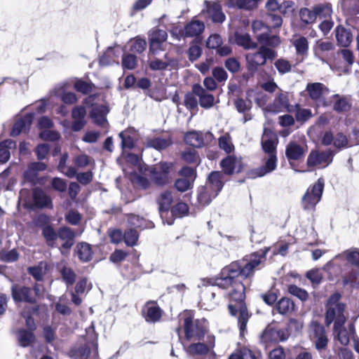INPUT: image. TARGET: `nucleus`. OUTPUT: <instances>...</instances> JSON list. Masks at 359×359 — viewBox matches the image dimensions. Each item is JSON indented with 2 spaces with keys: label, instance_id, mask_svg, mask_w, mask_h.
<instances>
[{
  "label": "nucleus",
  "instance_id": "nucleus-1",
  "mask_svg": "<svg viewBox=\"0 0 359 359\" xmlns=\"http://www.w3.org/2000/svg\"><path fill=\"white\" fill-rule=\"evenodd\" d=\"M215 285L222 289L231 288L229 292L231 301L229 305V310L232 316L238 315V324L241 334H243L250 318L247 307L243 302L245 299L244 285L242 282H233L229 277L221 275L215 280Z\"/></svg>",
  "mask_w": 359,
  "mask_h": 359
},
{
  "label": "nucleus",
  "instance_id": "nucleus-2",
  "mask_svg": "<svg viewBox=\"0 0 359 359\" xmlns=\"http://www.w3.org/2000/svg\"><path fill=\"white\" fill-rule=\"evenodd\" d=\"M269 249L265 248L247 256L242 260L232 262L222 269L220 275L229 277L233 282H241L240 278H247L250 277L255 269L266 259V255Z\"/></svg>",
  "mask_w": 359,
  "mask_h": 359
},
{
  "label": "nucleus",
  "instance_id": "nucleus-3",
  "mask_svg": "<svg viewBox=\"0 0 359 359\" xmlns=\"http://www.w3.org/2000/svg\"><path fill=\"white\" fill-rule=\"evenodd\" d=\"M275 141L274 134L271 130L265 128L262 138V147L267 156L263 158L264 165L251 171L252 177H263L276 169L278 159Z\"/></svg>",
  "mask_w": 359,
  "mask_h": 359
},
{
  "label": "nucleus",
  "instance_id": "nucleus-4",
  "mask_svg": "<svg viewBox=\"0 0 359 359\" xmlns=\"http://www.w3.org/2000/svg\"><path fill=\"white\" fill-rule=\"evenodd\" d=\"M341 298L340 293L334 292L325 304V324L328 327L334 323V330L344 327L347 318L346 304L341 302Z\"/></svg>",
  "mask_w": 359,
  "mask_h": 359
},
{
  "label": "nucleus",
  "instance_id": "nucleus-5",
  "mask_svg": "<svg viewBox=\"0 0 359 359\" xmlns=\"http://www.w3.org/2000/svg\"><path fill=\"white\" fill-rule=\"evenodd\" d=\"M278 53L275 50H269L265 46H259L256 52L248 53L245 56L247 69L255 72L259 67L263 66L267 60L276 58Z\"/></svg>",
  "mask_w": 359,
  "mask_h": 359
},
{
  "label": "nucleus",
  "instance_id": "nucleus-6",
  "mask_svg": "<svg viewBox=\"0 0 359 359\" xmlns=\"http://www.w3.org/2000/svg\"><path fill=\"white\" fill-rule=\"evenodd\" d=\"M207 328V323L205 319L194 320L190 314L184 319L185 339L188 341L201 340L205 336Z\"/></svg>",
  "mask_w": 359,
  "mask_h": 359
},
{
  "label": "nucleus",
  "instance_id": "nucleus-7",
  "mask_svg": "<svg viewBox=\"0 0 359 359\" xmlns=\"http://www.w3.org/2000/svg\"><path fill=\"white\" fill-rule=\"evenodd\" d=\"M174 163L172 162L161 161L149 167L147 170L151 181L158 187H163L169 183Z\"/></svg>",
  "mask_w": 359,
  "mask_h": 359
},
{
  "label": "nucleus",
  "instance_id": "nucleus-8",
  "mask_svg": "<svg viewBox=\"0 0 359 359\" xmlns=\"http://www.w3.org/2000/svg\"><path fill=\"white\" fill-rule=\"evenodd\" d=\"M324 185V180L319 178L313 186L308 188L302 199V205L304 210H314L316 205L321 199Z\"/></svg>",
  "mask_w": 359,
  "mask_h": 359
},
{
  "label": "nucleus",
  "instance_id": "nucleus-9",
  "mask_svg": "<svg viewBox=\"0 0 359 359\" xmlns=\"http://www.w3.org/2000/svg\"><path fill=\"white\" fill-rule=\"evenodd\" d=\"M306 91L309 97L316 102L317 107H326L330 105V102L325 99V96L330 93V90L322 83H309L306 88Z\"/></svg>",
  "mask_w": 359,
  "mask_h": 359
},
{
  "label": "nucleus",
  "instance_id": "nucleus-10",
  "mask_svg": "<svg viewBox=\"0 0 359 359\" xmlns=\"http://www.w3.org/2000/svg\"><path fill=\"white\" fill-rule=\"evenodd\" d=\"M334 156V152L331 149L322 151L313 150L308 156L307 165L309 167L325 168L332 162Z\"/></svg>",
  "mask_w": 359,
  "mask_h": 359
},
{
  "label": "nucleus",
  "instance_id": "nucleus-11",
  "mask_svg": "<svg viewBox=\"0 0 359 359\" xmlns=\"http://www.w3.org/2000/svg\"><path fill=\"white\" fill-rule=\"evenodd\" d=\"M184 139L186 144L195 148H201L212 142L213 135L209 131L191 130L184 135Z\"/></svg>",
  "mask_w": 359,
  "mask_h": 359
},
{
  "label": "nucleus",
  "instance_id": "nucleus-12",
  "mask_svg": "<svg viewBox=\"0 0 359 359\" xmlns=\"http://www.w3.org/2000/svg\"><path fill=\"white\" fill-rule=\"evenodd\" d=\"M177 65L176 60L169 57L168 53L160 55L159 53L151 54L149 56V67L153 71H163L168 67H174Z\"/></svg>",
  "mask_w": 359,
  "mask_h": 359
},
{
  "label": "nucleus",
  "instance_id": "nucleus-13",
  "mask_svg": "<svg viewBox=\"0 0 359 359\" xmlns=\"http://www.w3.org/2000/svg\"><path fill=\"white\" fill-rule=\"evenodd\" d=\"M168 34L159 29H153L149 34V53L156 54L163 50V43L167 40Z\"/></svg>",
  "mask_w": 359,
  "mask_h": 359
},
{
  "label": "nucleus",
  "instance_id": "nucleus-14",
  "mask_svg": "<svg viewBox=\"0 0 359 359\" xmlns=\"http://www.w3.org/2000/svg\"><path fill=\"white\" fill-rule=\"evenodd\" d=\"M11 293L15 302H26L31 304L36 302L30 287L13 284L11 287Z\"/></svg>",
  "mask_w": 359,
  "mask_h": 359
},
{
  "label": "nucleus",
  "instance_id": "nucleus-15",
  "mask_svg": "<svg viewBox=\"0 0 359 359\" xmlns=\"http://www.w3.org/2000/svg\"><path fill=\"white\" fill-rule=\"evenodd\" d=\"M32 206L38 208H52L51 198L41 189L36 187L32 189Z\"/></svg>",
  "mask_w": 359,
  "mask_h": 359
},
{
  "label": "nucleus",
  "instance_id": "nucleus-16",
  "mask_svg": "<svg viewBox=\"0 0 359 359\" xmlns=\"http://www.w3.org/2000/svg\"><path fill=\"white\" fill-rule=\"evenodd\" d=\"M224 186V174L219 171H213L208 176L205 187L212 191V196L216 197Z\"/></svg>",
  "mask_w": 359,
  "mask_h": 359
},
{
  "label": "nucleus",
  "instance_id": "nucleus-17",
  "mask_svg": "<svg viewBox=\"0 0 359 359\" xmlns=\"http://www.w3.org/2000/svg\"><path fill=\"white\" fill-rule=\"evenodd\" d=\"M193 93L199 99V104L201 107L205 109L211 108L215 102L214 96L209 93L199 84H194L192 87Z\"/></svg>",
  "mask_w": 359,
  "mask_h": 359
},
{
  "label": "nucleus",
  "instance_id": "nucleus-18",
  "mask_svg": "<svg viewBox=\"0 0 359 359\" xmlns=\"http://www.w3.org/2000/svg\"><path fill=\"white\" fill-rule=\"evenodd\" d=\"M224 174L231 175L235 172H240L242 168L241 158L234 155H229L220 162Z\"/></svg>",
  "mask_w": 359,
  "mask_h": 359
},
{
  "label": "nucleus",
  "instance_id": "nucleus-19",
  "mask_svg": "<svg viewBox=\"0 0 359 359\" xmlns=\"http://www.w3.org/2000/svg\"><path fill=\"white\" fill-rule=\"evenodd\" d=\"M109 111V109L106 105H94L93 106L90 116L95 124L106 128L108 125L106 116Z\"/></svg>",
  "mask_w": 359,
  "mask_h": 359
},
{
  "label": "nucleus",
  "instance_id": "nucleus-20",
  "mask_svg": "<svg viewBox=\"0 0 359 359\" xmlns=\"http://www.w3.org/2000/svg\"><path fill=\"white\" fill-rule=\"evenodd\" d=\"M208 344L193 343L187 347V352L191 355H205L215 346V337L208 336Z\"/></svg>",
  "mask_w": 359,
  "mask_h": 359
},
{
  "label": "nucleus",
  "instance_id": "nucleus-21",
  "mask_svg": "<svg viewBox=\"0 0 359 359\" xmlns=\"http://www.w3.org/2000/svg\"><path fill=\"white\" fill-rule=\"evenodd\" d=\"M173 201L172 194L170 191H163L158 196L157 202L161 217L164 219V217L168 213Z\"/></svg>",
  "mask_w": 359,
  "mask_h": 359
},
{
  "label": "nucleus",
  "instance_id": "nucleus-22",
  "mask_svg": "<svg viewBox=\"0 0 359 359\" xmlns=\"http://www.w3.org/2000/svg\"><path fill=\"white\" fill-rule=\"evenodd\" d=\"M257 39L260 46H265L269 50H275L280 43V39L278 35H271L268 32L257 34Z\"/></svg>",
  "mask_w": 359,
  "mask_h": 359
},
{
  "label": "nucleus",
  "instance_id": "nucleus-23",
  "mask_svg": "<svg viewBox=\"0 0 359 359\" xmlns=\"http://www.w3.org/2000/svg\"><path fill=\"white\" fill-rule=\"evenodd\" d=\"M313 329L316 347L318 350L325 349L327 345L328 339L325 334V328L318 323H313Z\"/></svg>",
  "mask_w": 359,
  "mask_h": 359
},
{
  "label": "nucleus",
  "instance_id": "nucleus-24",
  "mask_svg": "<svg viewBox=\"0 0 359 359\" xmlns=\"http://www.w3.org/2000/svg\"><path fill=\"white\" fill-rule=\"evenodd\" d=\"M57 238L63 241L62 248L69 250L74 245L75 233L69 227H61L57 230Z\"/></svg>",
  "mask_w": 359,
  "mask_h": 359
},
{
  "label": "nucleus",
  "instance_id": "nucleus-25",
  "mask_svg": "<svg viewBox=\"0 0 359 359\" xmlns=\"http://www.w3.org/2000/svg\"><path fill=\"white\" fill-rule=\"evenodd\" d=\"M143 315L146 321L149 323H155L160 320L162 311L160 307L154 303H147L143 311Z\"/></svg>",
  "mask_w": 359,
  "mask_h": 359
},
{
  "label": "nucleus",
  "instance_id": "nucleus-26",
  "mask_svg": "<svg viewBox=\"0 0 359 359\" xmlns=\"http://www.w3.org/2000/svg\"><path fill=\"white\" fill-rule=\"evenodd\" d=\"M304 148L296 142H290L285 149V155L289 161H298L304 157Z\"/></svg>",
  "mask_w": 359,
  "mask_h": 359
},
{
  "label": "nucleus",
  "instance_id": "nucleus-27",
  "mask_svg": "<svg viewBox=\"0 0 359 359\" xmlns=\"http://www.w3.org/2000/svg\"><path fill=\"white\" fill-rule=\"evenodd\" d=\"M32 114H27L23 117L18 118L13 126L11 132V136L16 137L28 128L32 122Z\"/></svg>",
  "mask_w": 359,
  "mask_h": 359
},
{
  "label": "nucleus",
  "instance_id": "nucleus-28",
  "mask_svg": "<svg viewBox=\"0 0 359 359\" xmlns=\"http://www.w3.org/2000/svg\"><path fill=\"white\" fill-rule=\"evenodd\" d=\"M205 29L204 23L198 20H193L184 27L183 34L184 37H194L199 36Z\"/></svg>",
  "mask_w": 359,
  "mask_h": 359
},
{
  "label": "nucleus",
  "instance_id": "nucleus-29",
  "mask_svg": "<svg viewBox=\"0 0 359 359\" xmlns=\"http://www.w3.org/2000/svg\"><path fill=\"white\" fill-rule=\"evenodd\" d=\"M235 43L244 49L250 50L257 47V43L253 41L249 34L236 32L234 34Z\"/></svg>",
  "mask_w": 359,
  "mask_h": 359
},
{
  "label": "nucleus",
  "instance_id": "nucleus-30",
  "mask_svg": "<svg viewBox=\"0 0 359 359\" xmlns=\"http://www.w3.org/2000/svg\"><path fill=\"white\" fill-rule=\"evenodd\" d=\"M292 44L295 48L297 55H300L303 58L308 55L309 43L307 38L303 36H297L292 39Z\"/></svg>",
  "mask_w": 359,
  "mask_h": 359
},
{
  "label": "nucleus",
  "instance_id": "nucleus-31",
  "mask_svg": "<svg viewBox=\"0 0 359 359\" xmlns=\"http://www.w3.org/2000/svg\"><path fill=\"white\" fill-rule=\"evenodd\" d=\"M335 36L338 44L343 47H348L352 41V34L346 28L338 26L335 29Z\"/></svg>",
  "mask_w": 359,
  "mask_h": 359
},
{
  "label": "nucleus",
  "instance_id": "nucleus-32",
  "mask_svg": "<svg viewBox=\"0 0 359 359\" xmlns=\"http://www.w3.org/2000/svg\"><path fill=\"white\" fill-rule=\"evenodd\" d=\"M331 99L334 100L333 109L338 113L347 111L351 107L350 100L346 96H341L339 94H334L331 97Z\"/></svg>",
  "mask_w": 359,
  "mask_h": 359
},
{
  "label": "nucleus",
  "instance_id": "nucleus-33",
  "mask_svg": "<svg viewBox=\"0 0 359 359\" xmlns=\"http://www.w3.org/2000/svg\"><path fill=\"white\" fill-rule=\"evenodd\" d=\"M260 0H227L229 8H236L245 11H252L257 8Z\"/></svg>",
  "mask_w": 359,
  "mask_h": 359
},
{
  "label": "nucleus",
  "instance_id": "nucleus-34",
  "mask_svg": "<svg viewBox=\"0 0 359 359\" xmlns=\"http://www.w3.org/2000/svg\"><path fill=\"white\" fill-rule=\"evenodd\" d=\"M147 147L154 148L156 150H163L172 144V140L170 137H154L148 138L145 142Z\"/></svg>",
  "mask_w": 359,
  "mask_h": 359
},
{
  "label": "nucleus",
  "instance_id": "nucleus-35",
  "mask_svg": "<svg viewBox=\"0 0 359 359\" xmlns=\"http://www.w3.org/2000/svg\"><path fill=\"white\" fill-rule=\"evenodd\" d=\"M208 16L214 22H222L225 20V15L222 11L219 4L212 3L209 4L207 8Z\"/></svg>",
  "mask_w": 359,
  "mask_h": 359
},
{
  "label": "nucleus",
  "instance_id": "nucleus-36",
  "mask_svg": "<svg viewBox=\"0 0 359 359\" xmlns=\"http://www.w3.org/2000/svg\"><path fill=\"white\" fill-rule=\"evenodd\" d=\"M16 142L12 140H6L0 143V163L7 162L11 157L10 149H15Z\"/></svg>",
  "mask_w": 359,
  "mask_h": 359
},
{
  "label": "nucleus",
  "instance_id": "nucleus-37",
  "mask_svg": "<svg viewBox=\"0 0 359 359\" xmlns=\"http://www.w3.org/2000/svg\"><path fill=\"white\" fill-rule=\"evenodd\" d=\"M135 131L133 128H128L119 133L118 136L121 140V147L124 151L125 149H131L134 147L133 135Z\"/></svg>",
  "mask_w": 359,
  "mask_h": 359
},
{
  "label": "nucleus",
  "instance_id": "nucleus-38",
  "mask_svg": "<svg viewBox=\"0 0 359 359\" xmlns=\"http://www.w3.org/2000/svg\"><path fill=\"white\" fill-rule=\"evenodd\" d=\"M76 252L79 259L83 262H89L92 259V250L87 243H80L76 247Z\"/></svg>",
  "mask_w": 359,
  "mask_h": 359
},
{
  "label": "nucleus",
  "instance_id": "nucleus-39",
  "mask_svg": "<svg viewBox=\"0 0 359 359\" xmlns=\"http://www.w3.org/2000/svg\"><path fill=\"white\" fill-rule=\"evenodd\" d=\"M39 308L37 306L27 307L25 311H22L21 316L25 319L26 326L29 331L33 332L36 330V326L32 315L38 313Z\"/></svg>",
  "mask_w": 359,
  "mask_h": 359
},
{
  "label": "nucleus",
  "instance_id": "nucleus-40",
  "mask_svg": "<svg viewBox=\"0 0 359 359\" xmlns=\"http://www.w3.org/2000/svg\"><path fill=\"white\" fill-rule=\"evenodd\" d=\"M17 336L18 343L22 347L31 345L35 339L33 332L25 329H20L17 332Z\"/></svg>",
  "mask_w": 359,
  "mask_h": 359
},
{
  "label": "nucleus",
  "instance_id": "nucleus-41",
  "mask_svg": "<svg viewBox=\"0 0 359 359\" xmlns=\"http://www.w3.org/2000/svg\"><path fill=\"white\" fill-rule=\"evenodd\" d=\"M42 235L48 246L56 247L55 241L57 238V231L56 232L51 226L44 225L42 227Z\"/></svg>",
  "mask_w": 359,
  "mask_h": 359
},
{
  "label": "nucleus",
  "instance_id": "nucleus-42",
  "mask_svg": "<svg viewBox=\"0 0 359 359\" xmlns=\"http://www.w3.org/2000/svg\"><path fill=\"white\" fill-rule=\"evenodd\" d=\"M276 308L279 313L284 315L294 311V304L289 298L283 297L278 302Z\"/></svg>",
  "mask_w": 359,
  "mask_h": 359
},
{
  "label": "nucleus",
  "instance_id": "nucleus-43",
  "mask_svg": "<svg viewBox=\"0 0 359 359\" xmlns=\"http://www.w3.org/2000/svg\"><path fill=\"white\" fill-rule=\"evenodd\" d=\"M54 94L59 97L61 100L67 104H73L76 102L77 98L74 93L63 92L62 88H55L53 91Z\"/></svg>",
  "mask_w": 359,
  "mask_h": 359
},
{
  "label": "nucleus",
  "instance_id": "nucleus-44",
  "mask_svg": "<svg viewBox=\"0 0 359 359\" xmlns=\"http://www.w3.org/2000/svg\"><path fill=\"white\" fill-rule=\"evenodd\" d=\"M100 65L102 66H107L114 63H118V59L115 55V50L112 48H109L105 53L100 57Z\"/></svg>",
  "mask_w": 359,
  "mask_h": 359
},
{
  "label": "nucleus",
  "instance_id": "nucleus-45",
  "mask_svg": "<svg viewBox=\"0 0 359 359\" xmlns=\"http://www.w3.org/2000/svg\"><path fill=\"white\" fill-rule=\"evenodd\" d=\"M90 353V350L87 346H81L78 348H72L69 352V355L73 359H87Z\"/></svg>",
  "mask_w": 359,
  "mask_h": 359
},
{
  "label": "nucleus",
  "instance_id": "nucleus-46",
  "mask_svg": "<svg viewBox=\"0 0 359 359\" xmlns=\"http://www.w3.org/2000/svg\"><path fill=\"white\" fill-rule=\"evenodd\" d=\"M274 67L280 75L287 74L292 70V64L290 62L282 57L275 61Z\"/></svg>",
  "mask_w": 359,
  "mask_h": 359
},
{
  "label": "nucleus",
  "instance_id": "nucleus-47",
  "mask_svg": "<svg viewBox=\"0 0 359 359\" xmlns=\"http://www.w3.org/2000/svg\"><path fill=\"white\" fill-rule=\"evenodd\" d=\"M214 198L212 196V191L205 186L198 189V201L201 204L203 205H208Z\"/></svg>",
  "mask_w": 359,
  "mask_h": 359
},
{
  "label": "nucleus",
  "instance_id": "nucleus-48",
  "mask_svg": "<svg viewBox=\"0 0 359 359\" xmlns=\"http://www.w3.org/2000/svg\"><path fill=\"white\" fill-rule=\"evenodd\" d=\"M260 341L266 345L270 342L278 341L276 330L270 327L266 328L260 336Z\"/></svg>",
  "mask_w": 359,
  "mask_h": 359
},
{
  "label": "nucleus",
  "instance_id": "nucleus-49",
  "mask_svg": "<svg viewBox=\"0 0 359 359\" xmlns=\"http://www.w3.org/2000/svg\"><path fill=\"white\" fill-rule=\"evenodd\" d=\"M219 147L227 154L233 151L234 146L229 134H225L219 138Z\"/></svg>",
  "mask_w": 359,
  "mask_h": 359
},
{
  "label": "nucleus",
  "instance_id": "nucleus-50",
  "mask_svg": "<svg viewBox=\"0 0 359 359\" xmlns=\"http://www.w3.org/2000/svg\"><path fill=\"white\" fill-rule=\"evenodd\" d=\"M315 12L316 13V18L319 17L320 18H325V20H327V18H330L332 10V7L330 4H319L314 6Z\"/></svg>",
  "mask_w": 359,
  "mask_h": 359
},
{
  "label": "nucleus",
  "instance_id": "nucleus-51",
  "mask_svg": "<svg viewBox=\"0 0 359 359\" xmlns=\"http://www.w3.org/2000/svg\"><path fill=\"white\" fill-rule=\"evenodd\" d=\"M139 238L137 231L130 229L126 231L123 234V241L126 245L133 247L137 244Z\"/></svg>",
  "mask_w": 359,
  "mask_h": 359
},
{
  "label": "nucleus",
  "instance_id": "nucleus-52",
  "mask_svg": "<svg viewBox=\"0 0 359 359\" xmlns=\"http://www.w3.org/2000/svg\"><path fill=\"white\" fill-rule=\"evenodd\" d=\"M279 90L280 92L276 95L273 100V104L277 108V111H279L280 109L286 107L288 105L287 93L283 92L280 89Z\"/></svg>",
  "mask_w": 359,
  "mask_h": 359
},
{
  "label": "nucleus",
  "instance_id": "nucleus-53",
  "mask_svg": "<svg viewBox=\"0 0 359 359\" xmlns=\"http://www.w3.org/2000/svg\"><path fill=\"white\" fill-rule=\"evenodd\" d=\"M299 15L302 22L306 24L312 23L316 19V13L314 8L313 10L306 8H302L299 12Z\"/></svg>",
  "mask_w": 359,
  "mask_h": 359
},
{
  "label": "nucleus",
  "instance_id": "nucleus-54",
  "mask_svg": "<svg viewBox=\"0 0 359 359\" xmlns=\"http://www.w3.org/2000/svg\"><path fill=\"white\" fill-rule=\"evenodd\" d=\"M287 290L290 294L297 297L301 301H306L309 297V294L304 289L299 287L295 285H290Z\"/></svg>",
  "mask_w": 359,
  "mask_h": 359
},
{
  "label": "nucleus",
  "instance_id": "nucleus-55",
  "mask_svg": "<svg viewBox=\"0 0 359 359\" xmlns=\"http://www.w3.org/2000/svg\"><path fill=\"white\" fill-rule=\"evenodd\" d=\"M24 180L35 185L39 182V173L35 170L28 165L27 169L23 173Z\"/></svg>",
  "mask_w": 359,
  "mask_h": 359
},
{
  "label": "nucleus",
  "instance_id": "nucleus-56",
  "mask_svg": "<svg viewBox=\"0 0 359 359\" xmlns=\"http://www.w3.org/2000/svg\"><path fill=\"white\" fill-rule=\"evenodd\" d=\"M189 211L188 205L185 203H178L171 208V215L175 217H182Z\"/></svg>",
  "mask_w": 359,
  "mask_h": 359
},
{
  "label": "nucleus",
  "instance_id": "nucleus-57",
  "mask_svg": "<svg viewBox=\"0 0 359 359\" xmlns=\"http://www.w3.org/2000/svg\"><path fill=\"white\" fill-rule=\"evenodd\" d=\"M61 275L64 282L67 286L72 285L76 280V274L74 271L68 267H63Z\"/></svg>",
  "mask_w": 359,
  "mask_h": 359
},
{
  "label": "nucleus",
  "instance_id": "nucleus-58",
  "mask_svg": "<svg viewBox=\"0 0 359 359\" xmlns=\"http://www.w3.org/2000/svg\"><path fill=\"white\" fill-rule=\"evenodd\" d=\"M343 255L350 264L359 268V250L358 249L346 250Z\"/></svg>",
  "mask_w": 359,
  "mask_h": 359
},
{
  "label": "nucleus",
  "instance_id": "nucleus-59",
  "mask_svg": "<svg viewBox=\"0 0 359 359\" xmlns=\"http://www.w3.org/2000/svg\"><path fill=\"white\" fill-rule=\"evenodd\" d=\"M352 145L349 144L346 136L342 133H337L334 137V146L338 149H345Z\"/></svg>",
  "mask_w": 359,
  "mask_h": 359
},
{
  "label": "nucleus",
  "instance_id": "nucleus-60",
  "mask_svg": "<svg viewBox=\"0 0 359 359\" xmlns=\"http://www.w3.org/2000/svg\"><path fill=\"white\" fill-rule=\"evenodd\" d=\"M94 85L82 80H78L74 83V88L83 94H88L93 90Z\"/></svg>",
  "mask_w": 359,
  "mask_h": 359
},
{
  "label": "nucleus",
  "instance_id": "nucleus-61",
  "mask_svg": "<svg viewBox=\"0 0 359 359\" xmlns=\"http://www.w3.org/2000/svg\"><path fill=\"white\" fill-rule=\"evenodd\" d=\"M122 66L124 69H133L137 66V57L133 54L123 55Z\"/></svg>",
  "mask_w": 359,
  "mask_h": 359
},
{
  "label": "nucleus",
  "instance_id": "nucleus-62",
  "mask_svg": "<svg viewBox=\"0 0 359 359\" xmlns=\"http://www.w3.org/2000/svg\"><path fill=\"white\" fill-rule=\"evenodd\" d=\"M267 26L273 28L279 27L281 26L283 22L282 18L276 14L268 13L265 17Z\"/></svg>",
  "mask_w": 359,
  "mask_h": 359
},
{
  "label": "nucleus",
  "instance_id": "nucleus-63",
  "mask_svg": "<svg viewBox=\"0 0 359 359\" xmlns=\"http://www.w3.org/2000/svg\"><path fill=\"white\" fill-rule=\"evenodd\" d=\"M39 137L43 140L53 142L58 140L60 137V135L56 130H51L48 129L41 130L39 133Z\"/></svg>",
  "mask_w": 359,
  "mask_h": 359
},
{
  "label": "nucleus",
  "instance_id": "nucleus-64",
  "mask_svg": "<svg viewBox=\"0 0 359 359\" xmlns=\"http://www.w3.org/2000/svg\"><path fill=\"white\" fill-rule=\"evenodd\" d=\"M50 184L51 187L58 192H65L67 188V181L60 177H53Z\"/></svg>",
  "mask_w": 359,
  "mask_h": 359
}]
</instances>
